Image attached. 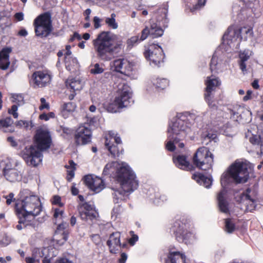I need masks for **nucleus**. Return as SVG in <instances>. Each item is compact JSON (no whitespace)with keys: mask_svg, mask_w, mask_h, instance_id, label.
Instances as JSON below:
<instances>
[{"mask_svg":"<svg viewBox=\"0 0 263 263\" xmlns=\"http://www.w3.org/2000/svg\"><path fill=\"white\" fill-rule=\"evenodd\" d=\"M105 145L114 158L119 157L124 152L120 137L112 131H109L106 136Z\"/></svg>","mask_w":263,"mask_h":263,"instance_id":"obj_11","label":"nucleus"},{"mask_svg":"<svg viewBox=\"0 0 263 263\" xmlns=\"http://www.w3.org/2000/svg\"><path fill=\"white\" fill-rule=\"evenodd\" d=\"M104 69L100 66L99 63H96L90 70V72L93 74H98L103 73Z\"/></svg>","mask_w":263,"mask_h":263,"instance_id":"obj_39","label":"nucleus"},{"mask_svg":"<svg viewBox=\"0 0 263 263\" xmlns=\"http://www.w3.org/2000/svg\"><path fill=\"white\" fill-rule=\"evenodd\" d=\"M76 105L72 102L67 103V112H70L74 110Z\"/></svg>","mask_w":263,"mask_h":263,"instance_id":"obj_54","label":"nucleus"},{"mask_svg":"<svg viewBox=\"0 0 263 263\" xmlns=\"http://www.w3.org/2000/svg\"><path fill=\"white\" fill-rule=\"evenodd\" d=\"M49 249L47 248L43 249H34L33 252L32 257H26L25 260L27 263H35L39 262L41 257H43Z\"/></svg>","mask_w":263,"mask_h":263,"instance_id":"obj_24","label":"nucleus"},{"mask_svg":"<svg viewBox=\"0 0 263 263\" xmlns=\"http://www.w3.org/2000/svg\"><path fill=\"white\" fill-rule=\"evenodd\" d=\"M30 122L25 120H20L16 122L15 125L20 128H27L29 127Z\"/></svg>","mask_w":263,"mask_h":263,"instance_id":"obj_44","label":"nucleus"},{"mask_svg":"<svg viewBox=\"0 0 263 263\" xmlns=\"http://www.w3.org/2000/svg\"><path fill=\"white\" fill-rule=\"evenodd\" d=\"M249 141L253 145H260L261 144V137L259 135H252L250 138Z\"/></svg>","mask_w":263,"mask_h":263,"instance_id":"obj_42","label":"nucleus"},{"mask_svg":"<svg viewBox=\"0 0 263 263\" xmlns=\"http://www.w3.org/2000/svg\"><path fill=\"white\" fill-rule=\"evenodd\" d=\"M116 35L110 31H102L92 42L93 50L96 57L100 61H110L114 55L119 53L123 49L121 40L115 41Z\"/></svg>","mask_w":263,"mask_h":263,"instance_id":"obj_1","label":"nucleus"},{"mask_svg":"<svg viewBox=\"0 0 263 263\" xmlns=\"http://www.w3.org/2000/svg\"><path fill=\"white\" fill-rule=\"evenodd\" d=\"M239 58L240 59V61L246 62L250 58V57L246 53L243 52L240 54Z\"/></svg>","mask_w":263,"mask_h":263,"instance_id":"obj_56","label":"nucleus"},{"mask_svg":"<svg viewBox=\"0 0 263 263\" xmlns=\"http://www.w3.org/2000/svg\"><path fill=\"white\" fill-rule=\"evenodd\" d=\"M65 224L64 223H60L57 228L56 233L57 234H63V238L64 239H65L66 236L64 235L65 233Z\"/></svg>","mask_w":263,"mask_h":263,"instance_id":"obj_46","label":"nucleus"},{"mask_svg":"<svg viewBox=\"0 0 263 263\" xmlns=\"http://www.w3.org/2000/svg\"><path fill=\"white\" fill-rule=\"evenodd\" d=\"M206 0H198L197 4L195 5V8L201 7L205 5Z\"/></svg>","mask_w":263,"mask_h":263,"instance_id":"obj_63","label":"nucleus"},{"mask_svg":"<svg viewBox=\"0 0 263 263\" xmlns=\"http://www.w3.org/2000/svg\"><path fill=\"white\" fill-rule=\"evenodd\" d=\"M13 124V120L10 117H6L0 120V129L5 132H13L14 129L12 128Z\"/></svg>","mask_w":263,"mask_h":263,"instance_id":"obj_27","label":"nucleus"},{"mask_svg":"<svg viewBox=\"0 0 263 263\" xmlns=\"http://www.w3.org/2000/svg\"><path fill=\"white\" fill-rule=\"evenodd\" d=\"M241 28L235 29L233 27H229L223 34L222 39L224 40L232 41L235 37L238 38L241 33Z\"/></svg>","mask_w":263,"mask_h":263,"instance_id":"obj_28","label":"nucleus"},{"mask_svg":"<svg viewBox=\"0 0 263 263\" xmlns=\"http://www.w3.org/2000/svg\"><path fill=\"white\" fill-rule=\"evenodd\" d=\"M112 67L114 68L115 71L126 76H129L133 70V65L130 62L124 58L114 60Z\"/></svg>","mask_w":263,"mask_h":263,"instance_id":"obj_18","label":"nucleus"},{"mask_svg":"<svg viewBox=\"0 0 263 263\" xmlns=\"http://www.w3.org/2000/svg\"><path fill=\"white\" fill-rule=\"evenodd\" d=\"M7 140L10 143L11 146H16L17 145V142L15 141L13 137H8Z\"/></svg>","mask_w":263,"mask_h":263,"instance_id":"obj_59","label":"nucleus"},{"mask_svg":"<svg viewBox=\"0 0 263 263\" xmlns=\"http://www.w3.org/2000/svg\"><path fill=\"white\" fill-rule=\"evenodd\" d=\"M173 162L175 165L182 170L185 171H193L194 167L187 160V157L185 155H178L173 157Z\"/></svg>","mask_w":263,"mask_h":263,"instance_id":"obj_22","label":"nucleus"},{"mask_svg":"<svg viewBox=\"0 0 263 263\" xmlns=\"http://www.w3.org/2000/svg\"><path fill=\"white\" fill-rule=\"evenodd\" d=\"M41 105L40 106V108H39L40 110H42L45 108H46V109L49 108V105L48 103L46 102L45 98H42L41 99Z\"/></svg>","mask_w":263,"mask_h":263,"instance_id":"obj_51","label":"nucleus"},{"mask_svg":"<svg viewBox=\"0 0 263 263\" xmlns=\"http://www.w3.org/2000/svg\"><path fill=\"white\" fill-rule=\"evenodd\" d=\"M252 90H248L247 91V93H246V96L243 97V100L244 101H248L249 100L251 99V98H252Z\"/></svg>","mask_w":263,"mask_h":263,"instance_id":"obj_55","label":"nucleus"},{"mask_svg":"<svg viewBox=\"0 0 263 263\" xmlns=\"http://www.w3.org/2000/svg\"><path fill=\"white\" fill-rule=\"evenodd\" d=\"M68 163L69 165H67V180L70 181L74 177L77 164L72 160H69Z\"/></svg>","mask_w":263,"mask_h":263,"instance_id":"obj_31","label":"nucleus"},{"mask_svg":"<svg viewBox=\"0 0 263 263\" xmlns=\"http://www.w3.org/2000/svg\"><path fill=\"white\" fill-rule=\"evenodd\" d=\"M82 39V37L80 34H79L78 32H74L73 34V35L70 37L69 39V42H72L74 40H77L78 41L81 40Z\"/></svg>","mask_w":263,"mask_h":263,"instance_id":"obj_52","label":"nucleus"},{"mask_svg":"<svg viewBox=\"0 0 263 263\" xmlns=\"http://www.w3.org/2000/svg\"><path fill=\"white\" fill-rule=\"evenodd\" d=\"M148 35H151L150 29L148 27H146L141 32V35L139 37L140 41H143L145 40Z\"/></svg>","mask_w":263,"mask_h":263,"instance_id":"obj_45","label":"nucleus"},{"mask_svg":"<svg viewBox=\"0 0 263 263\" xmlns=\"http://www.w3.org/2000/svg\"><path fill=\"white\" fill-rule=\"evenodd\" d=\"M218 64V58L213 55L211 60L210 64V69L211 72L213 73L217 70V65Z\"/></svg>","mask_w":263,"mask_h":263,"instance_id":"obj_40","label":"nucleus"},{"mask_svg":"<svg viewBox=\"0 0 263 263\" xmlns=\"http://www.w3.org/2000/svg\"><path fill=\"white\" fill-rule=\"evenodd\" d=\"M64 211L63 210H60L56 209L54 210V217L56 219V220H62L64 218Z\"/></svg>","mask_w":263,"mask_h":263,"instance_id":"obj_43","label":"nucleus"},{"mask_svg":"<svg viewBox=\"0 0 263 263\" xmlns=\"http://www.w3.org/2000/svg\"><path fill=\"white\" fill-rule=\"evenodd\" d=\"M3 174L7 180L15 182L21 179L22 173L19 163L8 161L3 168Z\"/></svg>","mask_w":263,"mask_h":263,"instance_id":"obj_14","label":"nucleus"},{"mask_svg":"<svg viewBox=\"0 0 263 263\" xmlns=\"http://www.w3.org/2000/svg\"><path fill=\"white\" fill-rule=\"evenodd\" d=\"M121 234L118 232L112 233L110 234L106 244L109 247V252L111 253L116 254L121 246L120 242Z\"/></svg>","mask_w":263,"mask_h":263,"instance_id":"obj_21","label":"nucleus"},{"mask_svg":"<svg viewBox=\"0 0 263 263\" xmlns=\"http://www.w3.org/2000/svg\"><path fill=\"white\" fill-rule=\"evenodd\" d=\"M249 178L248 168L245 164L242 162H235L229 166L227 173L221 176L220 182L222 186L227 185L231 178L236 184L244 183L247 182Z\"/></svg>","mask_w":263,"mask_h":263,"instance_id":"obj_6","label":"nucleus"},{"mask_svg":"<svg viewBox=\"0 0 263 263\" xmlns=\"http://www.w3.org/2000/svg\"><path fill=\"white\" fill-rule=\"evenodd\" d=\"M151 36L152 38H157L162 36L163 34V30L157 25L156 23H152L150 26Z\"/></svg>","mask_w":263,"mask_h":263,"instance_id":"obj_32","label":"nucleus"},{"mask_svg":"<svg viewBox=\"0 0 263 263\" xmlns=\"http://www.w3.org/2000/svg\"><path fill=\"white\" fill-rule=\"evenodd\" d=\"M144 55L151 65L158 67L163 62L165 57L162 48L155 44L149 46L144 52Z\"/></svg>","mask_w":263,"mask_h":263,"instance_id":"obj_13","label":"nucleus"},{"mask_svg":"<svg viewBox=\"0 0 263 263\" xmlns=\"http://www.w3.org/2000/svg\"><path fill=\"white\" fill-rule=\"evenodd\" d=\"M152 83L156 88L160 90L164 89L168 86L169 81L165 78H153Z\"/></svg>","mask_w":263,"mask_h":263,"instance_id":"obj_30","label":"nucleus"},{"mask_svg":"<svg viewBox=\"0 0 263 263\" xmlns=\"http://www.w3.org/2000/svg\"><path fill=\"white\" fill-rule=\"evenodd\" d=\"M239 65L240 69L242 70V72H244L247 71L246 62L239 61Z\"/></svg>","mask_w":263,"mask_h":263,"instance_id":"obj_61","label":"nucleus"},{"mask_svg":"<svg viewBox=\"0 0 263 263\" xmlns=\"http://www.w3.org/2000/svg\"><path fill=\"white\" fill-rule=\"evenodd\" d=\"M192 161L198 168L208 171L212 169L214 163V155L208 147L202 146L198 148L194 154Z\"/></svg>","mask_w":263,"mask_h":263,"instance_id":"obj_8","label":"nucleus"},{"mask_svg":"<svg viewBox=\"0 0 263 263\" xmlns=\"http://www.w3.org/2000/svg\"><path fill=\"white\" fill-rule=\"evenodd\" d=\"M116 14L112 13L110 15V17L106 18L105 23L109 28L113 29H116L118 28V25L116 21Z\"/></svg>","mask_w":263,"mask_h":263,"instance_id":"obj_37","label":"nucleus"},{"mask_svg":"<svg viewBox=\"0 0 263 263\" xmlns=\"http://www.w3.org/2000/svg\"><path fill=\"white\" fill-rule=\"evenodd\" d=\"M71 194L74 195V196H76L77 195H78L79 193V191L78 190V189H77L76 186H75V184H73L71 187Z\"/></svg>","mask_w":263,"mask_h":263,"instance_id":"obj_60","label":"nucleus"},{"mask_svg":"<svg viewBox=\"0 0 263 263\" xmlns=\"http://www.w3.org/2000/svg\"><path fill=\"white\" fill-rule=\"evenodd\" d=\"M78 210L81 219L84 220H93L99 216L95 207L87 202L79 203Z\"/></svg>","mask_w":263,"mask_h":263,"instance_id":"obj_16","label":"nucleus"},{"mask_svg":"<svg viewBox=\"0 0 263 263\" xmlns=\"http://www.w3.org/2000/svg\"><path fill=\"white\" fill-rule=\"evenodd\" d=\"M68 80L67 79V84L68 83ZM69 87L71 89V90L75 91L76 90H81L82 88L81 82L79 80H76V79H71L69 82ZM67 88H68V86L67 85Z\"/></svg>","mask_w":263,"mask_h":263,"instance_id":"obj_36","label":"nucleus"},{"mask_svg":"<svg viewBox=\"0 0 263 263\" xmlns=\"http://www.w3.org/2000/svg\"><path fill=\"white\" fill-rule=\"evenodd\" d=\"M132 93L130 87L126 84L123 85L120 95L105 105L106 109L110 112H117L119 109L130 105Z\"/></svg>","mask_w":263,"mask_h":263,"instance_id":"obj_9","label":"nucleus"},{"mask_svg":"<svg viewBox=\"0 0 263 263\" xmlns=\"http://www.w3.org/2000/svg\"><path fill=\"white\" fill-rule=\"evenodd\" d=\"M17 106L16 105H13L11 106V108L9 109L8 112L10 114H11L14 118H17L18 116V114L17 112Z\"/></svg>","mask_w":263,"mask_h":263,"instance_id":"obj_47","label":"nucleus"},{"mask_svg":"<svg viewBox=\"0 0 263 263\" xmlns=\"http://www.w3.org/2000/svg\"><path fill=\"white\" fill-rule=\"evenodd\" d=\"M92 132L88 127L80 126L74 135V143L77 146L86 145L91 142Z\"/></svg>","mask_w":263,"mask_h":263,"instance_id":"obj_15","label":"nucleus"},{"mask_svg":"<svg viewBox=\"0 0 263 263\" xmlns=\"http://www.w3.org/2000/svg\"><path fill=\"white\" fill-rule=\"evenodd\" d=\"M91 12V11L89 8L87 9L84 12L83 14L85 16V20L86 21H89V15L90 14Z\"/></svg>","mask_w":263,"mask_h":263,"instance_id":"obj_57","label":"nucleus"},{"mask_svg":"<svg viewBox=\"0 0 263 263\" xmlns=\"http://www.w3.org/2000/svg\"><path fill=\"white\" fill-rule=\"evenodd\" d=\"M33 24L35 34L38 36L46 37L52 30L50 15L47 13H45L36 17Z\"/></svg>","mask_w":263,"mask_h":263,"instance_id":"obj_12","label":"nucleus"},{"mask_svg":"<svg viewBox=\"0 0 263 263\" xmlns=\"http://www.w3.org/2000/svg\"><path fill=\"white\" fill-rule=\"evenodd\" d=\"M111 167V166L110 164H107L104 168V170H103V175H108L109 174V170Z\"/></svg>","mask_w":263,"mask_h":263,"instance_id":"obj_58","label":"nucleus"},{"mask_svg":"<svg viewBox=\"0 0 263 263\" xmlns=\"http://www.w3.org/2000/svg\"><path fill=\"white\" fill-rule=\"evenodd\" d=\"M127 254L124 252H122L120 254V257L118 259V262L119 263H125V262L127 260Z\"/></svg>","mask_w":263,"mask_h":263,"instance_id":"obj_53","label":"nucleus"},{"mask_svg":"<svg viewBox=\"0 0 263 263\" xmlns=\"http://www.w3.org/2000/svg\"><path fill=\"white\" fill-rule=\"evenodd\" d=\"M17 215L32 219L38 215L42 211V205L38 196L29 194L15 203Z\"/></svg>","mask_w":263,"mask_h":263,"instance_id":"obj_5","label":"nucleus"},{"mask_svg":"<svg viewBox=\"0 0 263 263\" xmlns=\"http://www.w3.org/2000/svg\"><path fill=\"white\" fill-rule=\"evenodd\" d=\"M35 146L26 147L22 152V157L29 166H36L42 161L41 152L48 149L51 143V135L49 131L41 128L37 129L34 136Z\"/></svg>","mask_w":263,"mask_h":263,"instance_id":"obj_2","label":"nucleus"},{"mask_svg":"<svg viewBox=\"0 0 263 263\" xmlns=\"http://www.w3.org/2000/svg\"><path fill=\"white\" fill-rule=\"evenodd\" d=\"M83 180L88 188L96 193H99L104 187V182L101 178H93L91 175H87L84 176Z\"/></svg>","mask_w":263,"mask_h":263,"instance_id":"obj_17","label":"nucleus"},{"mask_svg":"<svg viewBox=\"0 0 263 263\" xmlns=\"http://www.w3.org/2000/svg\"><path fill=\"white\" fill-rule=\"evenodd\" d=\"M68 64L67 66V70L71 72H76L79 67V64L76 58H69L68 59Z\"/></svg>","mask_w":263,"mask_h":263,"instance_id":"obj_34","label":"nucleus"},{"mask_svg":"<svg viewBox=\"0 0 263 263\" xmlns=\"http://www.w3.org/2000/svg\"><path fill=\"white\" fill-rule=\"evenodd\" d=\"M61 197L58 195L54 196L52 199V203L54 204H57L60 206H63L64 204L61 202Z\"/></svg>","mask_w":263,"mask_h":263,"instance_id":"obj_49","label":"nucleus"},{"mask_svg":"<svg viewBox=\"0 0 263 263\" xmlns=\"http://www.w3.org/2000/svg\"><path fill=\"white\" fill-rule=\"evenodd\" d=\"M12 50L11 47H6L0 51V69L6 70L9 67V54Z\"/></svg>","mask_w":263,"mask_h":263,"instance_id":"obj_23","label":"nucleus"},{"mask_svg":"<svg viewBox=\"0 0 263 263\" xmlns=\"http://www.w3.org/2000/svg\"><path fill=\"white\" fill-rule=\"evenodd\" d=\"M165 263H186V257L179 252H170Z\"/></svg>","mask_w":263,"mask_h":263,"instance_id":"obj_25","label":"nucleus"},{"mask_svg":"<svg viewBox=\"0 0 263 263\" xmlns=\"http://www.w3.org/2000/svg\"><path fill=\"white\" fill-rule=\"evenodd\" d=\"M129 233L131 237L128 239V242L130 246H133L138 240L139 237L135 234L133 231H130Z\"/></svg>","mask_w":263,"mask_h":263,"instance_id":"obj_41","label":"nucleus"},{"mask_svg":"<svg viewBox=\"0 0 263 263\" xmlns=\"http://www.w3.org/2000/svg\"><path fill=\"white\" fill-rule=\"evenodd\" d=\"M49 251L46 253L45 255H44L43 257H44V259L43 260V263H50V259L49 258L50 257V255L48 254Z\"/></svg>","mask_w":263,"mask_h":263,"instance_id":"obj_64","label":"nucleus"},{"mask_svg":"<svg viewBox=\"0 0 263 263\" xmlns=\"http://www.w3.org/2000/svg\"><path fill=\"white\" fill-rule=\"evenodd\" d=\"M19 218L18 224L16 226V228L18 230H21L23 228L26 227L27 226L31 224L30 222L32 219L29 217H25L21 215H17Z\"/></svg>","mask_w":263,"mask_h":263,"instance_id":"obj_35","label":"nucleus"},{"mask_svg":"<svg viewBox=\"0 0 263 263\" xmlns=\"http://www.w3.org/2000/svg\"><path fill=\"white\" fill-rule=\"evenodd\" d=\"M34 87H43L51 82V76L45 71H37L32 75Z\"/></svg>","mask_w":263,"mask_h":263,"instance_id":"obj_19","label":"nucleus"},{"mask_svg":"<svg viewBox=\"0 0 263 263\" xmlns=\"http://www.w3.org/2000/svg\"><path fill=\"white\" fill-rule=\"evenodd\" d=\"M102 20L98 16H95L93 18V22L94 24V28L95 29H98L100 28L101 26L100 23L101 22Z\"/></svg>","mask_w":263,"mask_h":263,"instance_id":"obj_50","label":"nucleus"},{"mask_svg":"<svg viewBox=\"0 0 263 263\" xmlns=\"http://www.w3.org/2000/svg\"><path fill=\"white\" fill-rule=\"evenodd\" d=\"M54 117V114L52 112H50L48 114H43L40 116V119L44 120L45 121H47L50 118H53Z\"/></svg>","mask_w":263,"mask_h":263,"instance_id":"obj_48","label":"nucleus"},{"mask_svg":"<svg viewBox=\"0 0 263 263\" xmlns=\"http://www.w3.org/2000/svg\"><path fill=\"white\" fill-rule=\"evenodd\" d=\"M217 201L218 208L220 212L224 214L230 213L228 192L226 189H222L217 194Z\"/></svg>","mask_w":263,"mask_h":263,"instance_id":"obj_20","label":"nucleus"},{"mask_svg":"<svg viewBox=\"0 0 263 263\" xmlns=\"http://www.w3.org/2000/svg\"><path fill=\"white\" fill-rule=\"evenodd\" d=\"M190 226V221L184 217H181L176 220L171 228V231L173 233L178 241L190 243L194 237Z\"/></svg>","mask_w":263,"mask_h":263,"instance_id":"obj_7","label":"nucleus"},{"mask_svg":"<svg viewBox=\"0 0 263 263\" xmlns=\"http://www.w3.org/2000/svg\"><path fill=\"white\" fill-rule=\"evenodd\" d=\"M141 41H140V39H139V36L138 35L136 36H133L128 39L127 40L126 43L128 47L131 48L134 46L138 44Z\"/></svg>","mask_w":263,"mask_h":263,"instance_id":"obj_38","label":"nucleus"},{"mask_svg":"<svg viewBox=\"0 0 263 263\" xmlns=\"http://www.w3.org/2000/svg\"><path fill=\"white\" fill-rule=\"evenodd\" d=\"M251 191L252 190L250 188H248L240 195V198L241 200L245 199L247 201H249V202H251L250 205H247V209H250V211L252 210H254L256 206L255 200L252 198L250 195Z\"/></svg>","mask_w":263,"mask_h":263,"instance_id":"obj_29","label":"nucleus"},{"mask_svg":"<svg viewBox=\"0 0 263 263\" xmlns=\"http://www.w3.org/2000/svg\"><path fill=\"white\" fill-rule=\"evenodd\" d=\"M177 117L178 119L173 123L172 127L167 130L170 134L168 136L170 140L166 143L165 147L171 152L176 149L175 143L184 140L187 136V130L190 129L185 121V118L186 117L182 114L178 115Z\"/></svg>","mask_w":263,"mask_h":263,"instance_id":"obj_4","label":"nucleus"},{"mask_svg":"<svg viewBox=\"0 0 263 263\" xmlns=\"http://www.w3.org/2000/svg\"><path fill=\"white\" fill-rule=\"evenodd\" d=\"M236 230L235 223L231 218H226L224 219V230L228 233H233Z\"/></svg>","mask_w":263,"mask_h":263,"instance_id":"obj_33","label":"nucleus"},{"mask_svg":"<svg viewBox=\"0 0 263 263\" xmlns=\"http://www.w3.org/2000/svg\"><path fill=\"white\" fill-rule=\"evenodd\" d=\"M205 87L204 90V99L210 108H216L214 100V93L216 89L221 85V81L218 77L211 75L207 77L204 81Z\"/></svg>","mask_w":263,"mask_h":263,"instance_id":"obj_10","label":"nucleus"},{"mask_svg":"<svg viewBox=\"0 0 263 263\" xmlns=\"http://www.w3.org/2000/svg\"><path fill=\"white\" fill-rule=\"evenodd\" d=\"M15 18L18 21H21L24 19V14L22 12H18L15 14Z\"/></svg>","mask_w":263,"mask_h":263,"instance_id":"obj_62","label":"nucleus"},{"mask_svg":"<svg viewBox=\"0 0 263 263\" xmlns=\"http://www.w3.org/2000/svg\"><path fill=\"white\" fill-rule=\"evenodd\" d=\"M192 178L195 180L199 184L203 185L207 188L210 187L212 183V179L206 177L205 175L200 173H197L193 174Z\"/></svg>","mask_w":263,"mask_h":263,"instance_id":"obj_26","label":"nucleus"},{"mask_svg":"<svg viewBox=\"0 0 263 263\" xmlns=\"http://www.w3.org/2000/svg\"><path fill=\"white\" fill-rule=\"evenodd\" d=\"M116 178L120 183L122 191L116 190L114 193V199L118 202L119 197L118 195H124L126 193H131L138 187V181L134 172L128 166H122L116 172Z\"/></svg>","mask_w":263,"mask_h":263,"instance_id":"obj_3","label":"nucleus"}]
</instances>
